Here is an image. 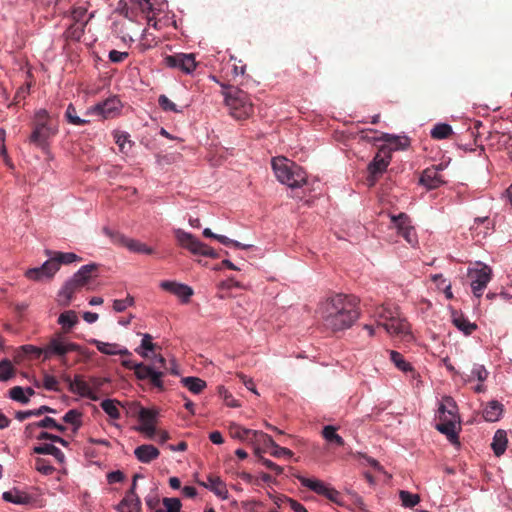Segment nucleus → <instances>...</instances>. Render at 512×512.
<instances>
[{"instance_id": "obj_1", "label": "nucleus", "mask_w": 512, "mask_h": 512, "mask_svg": "<svg viewBox=\"0 0 512 512\" xmlns=\"http://www.w3.org/2000/svg\"><path fill=\"white\" fill-rule=\"evenodd\" d=\"M319 313L324 326L332 332L349 329L360 315L356 297L345 294H335L321 302Z\"/></svg>"}, {"instance_id": "obj_2", "label": "nucleus", "mask_w": 512, "mask_h": 512, "mask_svg": "<svg viewBox=\"0 0 512 512\" xmlns=\"http://www.w3.org/2000/svg\"><path fill=\"white\" fill-rule=\"evenodd\" d=\"M376 316L377 325L384 328L390 336L403 342L413 340L410 324L400 316L397 308L382 306L377 310Z\"/></svg>"}, {"instance_id": "obj_3", "label": "nucleus", "mask_w": 512, "mask_h": 512, "mask_svg": "<svg viewBox=\"0 0 512 512\" xmlns=\"http://www.w3.org/2000/svg\"><path fill=\"white\" fill-rule=\"evenodd\" d=\"M439 422L436 429L445 434L451 443H458L456 424L459 423L458 409L456 402L449 396L443 398L438 408Z\"/></svg>"}, {"instance_id": "obj_4", "label": "nucleus", "mask_w": 512, "mask_h": 512, "mask_svg": "<svg viewBox=\"0 0 512 512\" xmlns=\"http://www.w3.org/2000/svg\"><path fill=\"white\" fill-rule=\"evenodd\" d=\"M97 272V264H87L82 266L71 279L66 281L58 294L62 305L68 306L74 294L86 286L92 278L97 277Z\"/></svg>"}, {"instance_id": "obj_5", "label": "nucleus", "mask_w": 512, "mask_h": 512, "mask_svg": "<svg viewBox=\"0 0 512 512\" xmlns=\"http://www.w3.org/2000/svg\"><path fill=\"white\" fill-rule=\"evenodd\" d=\"M57 133L58 124L49 116L48 112L44 109L37 111L30 135V142L44 148Z\"/></svg>"}, {"instance_id": "obj_6", "label": "nucleus", "mask_w": 512, "mask_h": 512, "mask_svg": "<svg viewBox=\"0 0 512 512\" xmlns=\"http://www.w3.org/2000/svg\"><path fill=\"white\" fill-rule=\"evenodd\" d=\"M277 179L290 188H298L306 183L307 174L296 162H271Z\"/></svg>"}, {"instance_id": "obj_7", "label": "nucleus", "mask_w": 512, "mask_h": 512, "mask_svg": "<svg viewBox=\"0 0 512 512\" xmlns=\"http://www.w3.org/2000/svg\"><path fill=\"white\" fill-rule=\"evenodd\" d=\"M224 95L225 103L234 118L244 119L252 113V104L247 93L244 91L238 88H231Z\"/></svg>"}, {"instance_id": "obj_8", "label": "nucleus", "mask_w": 512, "mask_h": 512, "mask_svg": "<svg viewBox=\"0 0 512 512\" xmlns=\"http://www.w3.org/2000/svg\"><path fill=\"white\" fill-rule=\"evenodd\" d=\"M376 141L381 142V144L378 145V153L374 156L373 160L391 158L392 152L403 151L410 146V139L407 136L382 134Z\"/></svg>"}, {"instance_id": "obj_9", "label": "nucleus", "mask_w": 512, "mask_h": 512, "mask_svg": "<svg viewBox=\"0 0 512 512\" xmlns=\"http://www.w3.org/2000/svg\"><path fill=\"white\" fill-rule=\"evenodd\" d=\"M79 350L80 346L78 344L65 341L61 334H57L51 338L45 346V360L50 359L52 356H58L61 360V364L65 367H69L70 365L66 354Z\"/></svg>"}, {"instance_id": "obj_10", "label": "nucleus", "mask_w": 512, "mask_h": 512, "mask_svg": "<svg viewBox=\"0 0 512 512\" xmlns=\"http://www.w3.org/2000/svg\"><path fill=\"white\" fill-rule=\"evenodd\" d=\"M468 278L471 280V289L477 298H480L483 294L484 289L492 277V270L489 266L484 264H478L477 267L470 268L468 270Z\"/></svg>"}, {"instance_id": "obj_11", "label": "nucleus", "mask_w": 512, "mask_h": 512, "mask_svg": "<svg viewBox=\"0 0 512 512\" xmlns=\"http://www.w3.org/2000/svg\"><path fill=\"white\" fill-rule=\"evenodd\" d=\"M297 479L300 481L301 485L309 488L315 493L325 496L330 501L341 505L342 504V496L339 491L326 485L323 481L318 479H309L304 476H297Z\"/></svg>"}, {"instance_id": "obj_12", "label": "nucleus", "mask_w": 512, "mask_h": 512, "mask_svg": "<svg viewBox=\"0 0 512 512\" xmlns=\"http://www.w3.org/2000/svg\"><path fill=\"white\" fill-rule=\"evenodd\" d=\"M121 107L120 100L114 96L90 107L86 111V115L95 114L101 116L103 119H111L119 115Z\"/></svg>"}, {"instance_id": "obj_13", "label": "nucleus", "mask_w": 512, "mask_h": 512, "mask_svg": "<svg viewBox=\"0 0 512 512\" xmlns=\"http://www.w3.org/2000/svg\"><path fill=\"white\" fill-rule=\"evenodd\" d=\"M391 222L397 230V234L403 237L407 243L411 246H415L418 243L416 231L410 225L409 217L406 214L400 213L397 216H392Z\"/></svg>"}, {"instance_id": "obj_14", "label": "nucleus", "mask_w": 512, "mask_h": 512, "mask_svg": "<svg viewBox=\"0 0 512 512\" xmlns=\"http://www.w3.org/2000/svg\"><path fill=\"white\" fill-rule=\"evenodd\" d=\"M448 163L449 162H440L437 166L426 168L421 174L420 184L428 189H435L441 186L445 181L439 172L444 170Z\"/></svg>"}, {"instance_id": "obj_15", "label": "nucleus", "mask_w": 512, "mask_h": 512, "mask_svg": "<svg viewBox=\"0 0 512 512\" xmlns=\"http://www.w3.org/2000/svg\"><path fill=\"white\" fill-rule=\"evenodd\" d=\"M165 62L167 66L171 68H178L187 74L194 71L197 66L194 54L178 53L175 55H169L165 58Z\"/></svg>"}, {"instance_id": "obj_16", "label": "nucleus", "mask_w": 512, "mask_h": 512, "mask_svg": "<svg viewBox=\"0 0 512 512\" xmlns=\"http://www.w3.org/2000/svg\"><path fill=\"white\" fill-rule=\"evenodd\" d=\"M134 373L138 379H140V380L148 379L154 387H156L160 390H162L164 388L163 381L161 379L162 376L164 375L163 371H156L151 366L145 365L143 363H139V364H137V366L134 370Z\"/></svg>"}, {"instance_id": "obj_17", "label": "nucleus", "mask_w": 512, "mask_h": 512, "mask_svg": "<svg viewBox=\"0 0 512 512\" xmlns=\"http://www.w3.org/2000/svg\"><path fill=\"white\" fill-rule=\"evenodd\" d=\"M174 234L180 246L188 249L193 254L199 255L200 250L203 247V242L199 241L191 233L185 232L182 229H176Z\"/></svg>"}, {"instance_id": "obj_18", "label": "nucleus", "mask_w": 512, "mask_h": 512, "mask_svg": "<svg viewBox=\"0 0 512 512\" xmlns=\"http://www.w3.org/2000/svg\"><path fill=\"white\" fill-rule=\"evenodd\" d=\"M174 234L180 246L188 249L193 254L199 255L200 250L203 247V242L199 241L191 233L185 232L182 229H176Z\"/></svg>"}, {"instance_id": "obj_19", "label": "nucleus", "mask_w": 512, "mask_h": 512, "mask_svg": "<svg viewBox=\"0 0 512 512\" xmlns=\"http://www.w3.org/2000/svg\"><path fill=\"white\" fill-rule=\"evenodd\" d=\"M160 287L179 297L183 302L187 303L190 297L193 295L191 287L185 284L177 283L175 281H162Z\"/></svg>"}, {"instance_id": "obj_20", "label": "nucleus", "mask_w": 512, "mask_h": 512, "mask_svg": "<svg viewBox=\"0 0 512 512\" xmlns=\"http://www.w3.org/2000/svg\"><path fill=\"white\" fill-rule=\"evenodd\" d=\"M201 486L212 491L216 496L221 499L228 498V490L226 484L220 479V477L209 475L207 482H198Z\"/></svg>"}, {"instance_id": "obj_21", "label": "nucleus", "mask_w": 512, "mask_h": 512, "mask_svg": "<svg viewBox=\"0 0 512 512\" xmlns=\"http://www.w3.org/2000/svg\"><path fill=\"white\" fill-rule=\"evenodd\" d=\"M134 455L141 463H150L158 458L159 450L151 444H143L134 450Z\"/></svg>"}, {"instance_id": "obj_22", "label": "nucleus", "mask_w": 512, "mask_h": 512, "mask_svg": "<svg viewBox=\"0 0 512 512\" xmlns=\"http://www.w3.org/2000/svg\"><path fill=\"white\" fill-rule=\"evenodd\" d=\"M119 512H140L141 501L138 496H133L132 493H126L125 497L116 506Z\"/></svg>"}, {"instance_id": "obj_23", "label": "nucleus", "mask_w": 512, "mask_h": 512, "mask_svg": "<svg viewBox=\"0 0 512 512\" xmlns=\"http://www.w3.org/2000/svg\"><path fill=\"white\" fill-rule=\"evenodd\" d=\"M389 162H370L368 165V176L366 183L369 187H372L378 178L387 170Z\"/></svg>"}, {"instance_id": "obj_24", "label": "nucleus", "mask_w": 512, "mask_h": 512, "mask_svg": "<svg viewBox=\"0 0 512 512\" xmlns=\"http://www.w3.org/2000/svg\"><path fill=\"white\" fill-rule=\"evenodd\" d=\"M452 323L467 336L477 329L475 323L470 322L462 313L457 311L452 312Z\"/></svg>"}, {"instance_id": "obj_25", "label": "nucleus", "mask_w": 512, "mask_h": 512, "mask_svg": "<svg viewBox=\"0 0 512 512\" xmlns=\"http://www.w3.org/2000/svg\"><path fill=\"white\" fill-rule=\"evenodd\" d=\"M507 433L506 431L499 429L495 432L491 447L493 449L494 454L499 457L504 454L507 448Z\"/></svg>"}, {"instance_id": "obj_26", "label": "nucleus", "mask_w": 512, "mask_h": 512, "mask_svg": "<svg viewBox=\"0 0 512 512\" xmlns=\"http://www.w3.org/2000/svg\"><path fill=\"white\" fill-rule=\"evenodd\" d=\"M203 235L207 238H213V239H216L217 241H219L221 244L223 245H226V246H233L234 248H237V249H248L251 247V245H245V244H242L236 240H232L224 235H219V234H215L211 231V229L209 228H205L204 231H203Z\"/></svg>"}, {"instance_id": "obj_27", "label": "nucleus", "mask_w": 512, "mask_h": 512, "mask_svg": "<svg viewBox=\"0 0 512 512\" xmlns=\"http://www.w3.org/2000/svg\"><path fill=\"white\" fill-rule=\"evenodd\" d=\"M96 348L99 352L106 355H121L130 356L131 353L127 349H117L118 345L115 343H106L99 340L94 341Z\"/></svg>"}, {"instance_id": "obj_28", "label": "nucleus", "mask_w": 512, "mask_h": 512, "mask_svg": "<svg viewBox=\"0 0 512 512\" xmlns=\"http://www.w3.org/2000/svg\"><path fill=\"white\" fill-rule=\"evenodd\" d=\"M66 381L69 383V389L71 392L77 393L82 397L84 395H90V386L80 376H76L74 380L67 377Z\"/></svg>"}, {"instance_id": "obj_29", "label": "nucleus", "mask_w": 512, "mask_h": 512, "mask_svg": "<svg viewBox=\"0 0 512 512\" xmlns=\"http://www.w3.org/2000/svg\"><path fill=\"white\" fill-rule=\"evenodd\" d=\"M33 452L35 454H40V455H52L60 462H63V460L65 458L64 453L58 447H56L52 444H43L40 446H35L33 448Z\"/></svg>"}, {"instance_id": "obj_30", "label": "nucleus", "mask_w": 512, "mask_h": 512, "mask_svg": "<svg viewBox=\"0 0 512 512\" xmlns=\"http://www.w3.org/2000/svg\"><path fill=\"white\" fill-rule=\"evenodd\" d=\"M58 323L65 332H69L77 323L78 317L75 311L68 310L59 315Z\"/></svg>"}, {"instance_id": "obj_31", "label": "nucleus", "mask_w": 512, "mask_h": 512, "mask_svg": "<svg viewBox=\"0 0 512 512\" xmlns=\"http://www.w3.org/2000/svg\"><path fill=\"white\" fill-rule=\"evenodd\" d=\"M3 499L7 502H11L13 504L18 505H26L30 503L31 500L30 496L27 493L21 492L19 490L4 492Z\"/></svg>"}, {"instance_id": "obj_32", "label": "nucleus", "mask_w": 512, "mask_h": 512, "mask_svg": "<svg viewBox=\"0 0 512 512\" xmlns=\"http://www.w3.org/2000/svg\"><path fill=\"white\" fill-rule=\"evenodd\" d=\"M502 404L498 401H491L483 411V417L488 422H495L502 413Z\"/></svg>"}, {"instance_id": "obj_33", "label": "nucleus", "mask_w": 512, "mask_h": 512, "mask_svg": "<svg viewBox=\"0 0 512 512\" xmlns=\"http://www.w3.org/2000/svg\"><path fill=\"white\" fill-rule=\"evenodd\" d=\"M64 117L68 123L76 126H84L90 123L89 119L78 116L75 106L71 103L67 106Z\"/></svg>"}, {"instance_id": "obj_34", "label": "nucleus", "mask_w": 512, "mask_h": 512, "mask_svg": "<svg viewBox=\"0 0 512 512\" xmlns=\"http://www.w3.org/2000/svg\"><path fill=\"white\" fill-rule=\"evenodd\" d=\"M230 434L234 438H238L241 440H247V439H251L252 437L257 438L258 431L246 429L237 424H233L230 426Z\"/></svg>"}, {"instance_id": "obj_35", "label": "nucleus", "mask_w": 512, "mask_h": 512, "mask_svg": "<svg viewBox=\"0 0 512 512\" xmlns=\"http://www.w3.org/2000/svg\"><path fill=\"white\" fill-rule=\"evenodd\" d=\"M45 254L49 256V259L42 264V270H45L46 278L51 279L60 269V267L52 251L45 250Z\"/></svg>"}, {"instance_id": "obj_36", "label": "nucleus", "mask_w": 512, "mask_h": 512, "mask_svg": "<svg viewBox=\"0 0 512 512\" xmlns=\"http://www.w3.org/2000/svg\"><path fill=\"white\" fill-rule=\"evenodd\" d=\"M322 436L330 443H333L339 447L345 445L344 439L337 434L336 428L332 425H327L322 430Z\"/></svg>"}, {"instance_id": "obj_37", "label": "nucleus", "mask_w": 512, "mask_h": 512, "mask_svg": "<svg viewBox=\"0 0 512 512\" xmlns=\"http://www.w3.org/2000/svg\"><path fill=\"white\" fill-rule=\"evenodd\" d=\"M430 134L433 139L442 140L449 138L453 134V130L449 124L439 123L433 127Z\"/></svg>"}, {"instance_id": "obj_38", "label": "nucleus", "mask_w": 512, "mask_h": 512, "mask_svg": "<svg viewBox=\"0 0 512 512\" xmlns=\"http://www.w3.org/2000/svg\"><path fill=\"white\" fill-rule=\"evenodd\" d=\"M182 383L194 394H199L206 387V382L197 377H185L182 379Z\"/></svg>"}, {"instance_id": "obj_39", "label": "nucleus", "mask_w": 512, "mask_h": 512, "mask_svg": "<svg viewBox=\"0 0 512 512\" xmlns=\"http://www.w3.org/2000/svg\"><path fill=\"white\" fill-rule=\"evenodd\" d=\"M114 138L119 150L126 156H129V151L132 148V142L129 140V135L125 132L117 131L114 134Z\"/></svg>"}, {"instance_id": "obj_40", "label": "nucleus", "mask_w": 512, "mask_h": 512, "mask_svg": "<svg viewBox=\"0 0 512 512\" xmlns=\"http://www.w3.org/2000/svg\"><path fill=\"white\" fill-rule=\"evenodd\" d=\"M118 404L119 402L117 400L106 399L101 402L100 406L112 419H119L120 411L117 407Z\"/></svg>"}, {"instance_id": "obj_41", "label": "nucleus", "mask_w": 512, "mask_h": 512, "mask_svg": "<svg viewBox=\"0 0 512 512\" xmlns=\"http://www.w3.org/2000/svg\"><path fill=\"white\" fill-rule=\"evenodd\" d=\"M390 360L394 363V365L402 372L412 371V366L409 362H407L403 355L397 351H390Z\"/></svg>"}, {"instance_id": "obj_42", "label": "nucleus", "mask_w": 512, "mask_h": 512, "mask_svg": "<svg viewBox=\"0 0 512 512\" xmlns=\"http://www.w3.org/2000/svg\"><path fill=\"white\" fill-rule=\"evenodd\" d=\"M126 248L131 252L147 255H151L154 252V250L151 247H148L145 243L130 238L127 242Z\"/></svg>"}, {"instance_id": "obj_43", "label": "nucleus", "mask_w": 512, "mask_h": 512, "mask_svg": "<svg viewBox=\"0 0 512 512\" xmlns=\"http://www.w3.org/2000/svg\"><path fill=\"white\" fill-rule=\"evenodd\" d=\"M164 508L156 509L155 512H180L181 501L178 498H164L162 500Z\"/></svg>"}, {"instance_id": "obj_44", "label": "nucleus", "mask_w": 512, "mask_h": 512, "mask_svg": "<svg viewBox=\"0 0 512 512\" xmlns=\"http://www.w3.org/2000/svg\"><path fill=\"white\" fill-rule=\"evenodd\" d=\"M103 233L107 237H109L114 244L119 245V246H124V247L127 246V242L129 240V238H127L124 234H122L118 231H113L108 227L103 228Z\"/></svg>"}, {"instance_id": "obj_45", "label": "nucleus", "mask_w": 512, "mask_h": 512, "mask_svg": "<svg viewBox=\"0 0 512 512\" xmlns=\"http://www.w3.org/2000/svg\"><path fill=\"white\" fill-rule=\"evenodd\" d=\"M156 345L152 343V336L150 334H144L141 345L139 348L135 349V351L141 355L142 357H149L148 353L146 351H154Z\"/></svg>"}, {"instance_id": "obj_46", "label": "nucleus", "mask_w": 512, "mask_h": 512, "mask_svg": "<svg viewBox=\"0 0 512 512\" xmlns=\"http://www.w3.org/2000/svg\"><path fill=\"white\" fill-rule=\"evenodd\" d=\"M158 411L154 409L141 408L138 414L139 421L142 424H155Z\"/></svg>"}, {"instance_id": "obj_47", "label": "nucleus", "mask_w": 512, "mask_h": 512, "mask_svg": "<svg viewBox=\"0 0 512 512\" xmlns=\"http://www.w3.org/2000/svg\"><path fill=\"white\" fill-rule=\"evenodd\" d=\"M399 497L402 501L403 506H405L407 508H413L420 501V497L418 494H412L405 490H401L399 492Z\"/></svg>"}, {"instance_id": "obj_48", "label": "nucleus", "mask_w": 512, "mask_h": 512, "mask_svg": "<svg viewBox=\"0 0 512 512\" xmlns=\"http://www.w3.org/2000/svg\"><path fill=\"white\" fill-rule=\"evenodd\" d=\"M54 257L56 258L58 265L61 264H70L76 261L81 260V258L75 253L71 252H54L52 251Z\"/></svg>"}, {"instance_id": "obj_49", "label": "nucleus", "mask_w": 512, "mask_h": 512, "mask_svg": "<svg viewBox=\"0 0 512 512\" xmlns=\"http://www.w3.org/2000/svg\"><path fill=\"white\" fill-rule=\"evenodd\" d=\"M81 412L76 409H71L63 416V421L69 423L78 429L81 426Z\"/></svg>"}, {"instance_id": "obj_50", "label": "nucleus", "mask_w": 512, "mask_h": 512, "mask_svg": "<svg viewBox=\"0 0 512 512\" xmlns=\"http://www.w3.org/2000/svg\"><path fill=\"white\" fill-rule=\"evenodd\" d=\"M85 14L86 9L83 7L74 8L72 11V19L75 21V23L79 24V26H77L79 33H83L84 26L87 23V21L84 20Z\"/></svg>"}, {"instance_id": "obj_51", "label": "nucleus", "mask_w": 512, "mask_h": 512, "mask_svg": "<svg viewBox=\"0 0 512 512\" xmlns=\"http://www.w3.org/2000/svg\"><path fill=\"white\" fill-rule=\"evenodd\" d=\"M158 104L161 109L165 112L181 113L182 110L177 108V105L172 102L166 95H160L158 98Z\"/></svg>"}, {"instance_id": "obj_52", "label": "nucleus", "mask_w": 512, "mask_h": 512, "mask_svg": "<svg viewBox=\"0 0 512 512\" xmlns=\"http://www.w3.org/2000/svg\"><path fill=\"white\" fill-rule=\"evenodd\" d=\"M53 426H55V419L52 417L46 416L44 419H42L38 422L27 424L25 426V430H26V432H28V430L35 429V428L53 429Z\"/></svg>"}, {"instance_id": "obj_53", "label": "nucleus", "mask_w": 512, "mask_h": 512, "mask_svg": "<svg viewBox=\"0 0 512 512\" xmlns=\"http://www.w3.org/2000/svg\"><path fill=\"white\" fill-rule=\"evenodd\" d=\"M14 368L12 363L8 359H4L0 362V381H7L12 377Z\"/></svg>"}, {"instance_id": "obj_54", "label": "nucleus", "mask_w": 512, "mask_h": 512, "mask_svg": "<svg viewBox=\"0 0 512 512\" xmlns=\"http://www.w3.org/2000/svg\"><path fill=\"white\" fill-rule=\"evenodd\" d=\"M9 395L11 399L22 404H27L29 402V398L25 395V391L21 386L11 388L9 390Z\"/></svg>"}, {"instance_id": "obj_55", "label": "nucleus", "mask_w": 512, "mask_h": 512, "mask_svg": "<svg viewBox=\"0 0 512 512\" xmlns=\"http://www.w3.org/2000/svg\"><path fill=\"white\" fill-rule=\"evenodd\" d=\"M25 276L33 281H42L46 278L45 270H42V265L40 267L30 268L25 272Z\"/></svg>"}, {"instance_id": "obj_56", "label": "nucleus", "mask_w": 512, "mask_h": 512, "mask_svg": "<svg viewBox=\"0 0 512 512\" xmlns=\"http://www.w3.org/2000/svg\"><path fill=\"white\" fill-rule=\"evenodd\" d=\"M35 468L38 472H40L43 475H51L55 470L54 467L51 466L49 462L43 458L36 459Z\"/></svg>"}, {"instance_id": "obj_57", "label": "nucleus", "mask_w": 512, "mask_h": 512, "mask_svg": "<svg viewBox=\"0 0 512 512\" xmlns=\"http://www.w3.org/2000/svg\"><path fill=\"white\" fill-rule=\"evenodd\" d=\"M21 349L25 354L31 356L34 359L39 358L41 355L45 357V347L39 348L33 345H24L21 347Z\"/></svg>"}, {"instance_id": "obj_58", "label": "nucleus", "mask_w": 512, "mask_h": 512, "mask_svg": "<svg viewBox=\"0 0 512 512\" xmlns=\"http://www.w3.org/2000/svg\"><path fill=\"white\" fill-rule=\"evenodd\" d=\"M138 4H139L140 10L146 14L148 23L150 24L154 19V15L153 16L150 15L154 11L151 1L150 0H138Z\"/></svg>"}, {"instance_id": "obj_59", "label": "nucleus", "mask_w": 512, "mask_h": 512, "mask_svg": "<svg viewBox=\"0 0 512 512\" xmlns=\"http://www.w3.org/2000/svg\"><path fill=\"white\" fill-rule=\"evenodd\" d=\"M471 375L477 378L478 381L483 382L488 377V371L483 365H475L471 371Z\"/></svg>"}, {"instance_id": "obj_60", "label": "nucleus", "mask_w": 512, "mask_h": 512, "mask_svg": "<svg viewBox=\"0 0 512 512\" xmlns=\"http://www.w3.org/2000/svg\"><path fill=\"white\" fill-rule=\"evenodd\" d=\"M58 385H59V382H58V380L54 376L48 375V374L44 375L43 386L47 390L58 391L59 390Z\"/></svg>"}, {"instance_id": "obj_61", "label": "nucleus", "mask_w": 512, "mask_h": 512, "mask_svg": "<svg viewBox=\"0 0 512 512\" xmlns=\"http://www.w3.org/2000/svg\"><path fill=\"white\" fill-rule=\"evenodd\" d=\"M128 52H121L117 50H111L109 52V60L113 63H121L128 58Z\"/></svg>"}, {"instance_id": "obj_62", "label": "nucleus", "mask_w": 512, "mask_h": 512, "mask_svg": "<svg viewBox=\"0 0 512 512\" xmlns=\"http://www.w3.org/2000/svg\"><path fill=\"white\" fill-rule=\"evenodd\" d=\"M273 457L279 458L282 456L291 457L293 452L285 447H280L278 444L273 447V450L270 453Z\"/></svg>"}, {"instance_id": "obj_63", "label": "nucleus", "mask_w": 512, "mask_h": 512, "mask_svg": "<svg viewBox=\"0 0 512 512\" xmlns=\"http://www.w3.org/2000/svg\"><path fill=\"white\" fill-rule=\"evenodd\" d=\"M260 461L262 462V464L265 467H267L268 469L274 471L277 475L282 474L283 468L281 466L277 465L276 463L272 462L271 460L266 459V458L260 456Z\"/></svg>"}, {"instance_id": "obj_64", "label": "nucleus", "mask_w": 512, "mask_h": 512, "mask_svg": "<svg viewBox=\"0 0 512 512\" xmlns=\"http://www.w3.org/2000/svg\"><path fill=\"white\" fill-rule=\"evenodd\" d=\"M138 430L144 433L149 439H153L156 435L155 424H142Z\"/></svg>"}]
</instances>
